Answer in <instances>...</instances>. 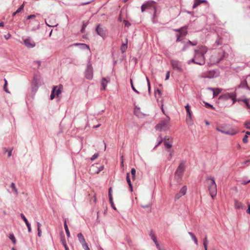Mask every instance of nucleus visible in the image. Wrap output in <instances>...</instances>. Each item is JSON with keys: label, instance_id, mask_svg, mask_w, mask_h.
Listing matches in <instances>:
<instances>
[{"label": "nucleus", "instance_id": "f257e3e1", "mask_svg": "<svg viewBox=\"0 0 250 250\" xmlns=\"http://www.w3.org/2000/svg\"><path fill=\"white\" fill-rule=\"evenodd\" d=\"M208 52V48L205 46H198L194 50V57L196 60L199 62H196V64L203 65L205 64V55Z\"/></svg>", "mask_w": 250, "mask_h": 250}, {"label": "nucleus", "instance_id": "f03ea898", "mask_svg": "<svg viewBox=\"0 0 250 250\" xmlns=\"http://www.w3.org/2000/svg\"><path fill=\"white\" fill-rule=\"evenodd\" d=\"M170 119L167 116L166 117L162 118L159 123L156 125L155 129L159 131H166L168 130L170 127Z\"/></svg>", "mask_w": 250, "mask_h": 250}, {"label": "nucleus", "instance_id": "7ed1b4c3", "mask_svg": "<svg viewBox=\"0 0 250 250\" xmlns=\"http://www.w3.org/2000/svg\"><path fill=\"white\" fill-rule=\"evenodd\" d=\"M206 180L210 181V183H208V189L211 197L213 199L217 194V186L214 178L212 177H208L206 179Z\"/></svg>", "mask_w": 250, "mask_h": 250}, {"label": "nucleus", "instance_id": "20e7f679", "mask_svg": "<svg viewBox=\"0 0 250 250\" xmlns=\"http://www.w3.org/2000/svg\"><path fill=\"white\" fill-rule=\"evenodd\" d=\"M236 93L235 91L233 92L229 93L226 92L225 93L221 95H220L219 97V100L220 101H226L229 100H231L232 101L231 105L234 104L236 101Z\"/></svg>", "mask_w": 250, "mask_h": 250}, {"label": "nucleus", "instance_id": "39448f33", "mask_svg": "<svg viewBox=\"0 0 250 250\" xmlns=\"http://www.w3.org/2000/svg\"><path fill=\"white\" fill-rule=\"evenodd\" d=\"M216 130L222 133L234 135L236 133V132L233 129H228L227 125H219L216 127Z\"/></svg>", "mask_w": 250, "mask_h": 250}, {"label": "nucleus", "instance_id": "423d86ee", "mask_svg": "<svg viewBox=\"0 0 250 250\" xmlns=\"http://www.w3.org/2000/svg\"><path fill=\"white\" fill-rule=\"evenodd\" d=\"M185 169V162L182 161L180 162L179 166L178 167L175 172V179L177 181H179L181 180L183 174Z\"/></svg>", "mask_w": 250, "mask_h": 250}, {"label": "nucleus", "instance_id": "0eeeda50", "mask_svg": "<svg viewBox=\"0 0 250 250\" xmlns=\"http://www.w3.org/2000/svg\"><path fill=\"white\" fill-rule=\"evenodd\" d=\"M170 64L172 68L179 72H182L183 69L182 68V62L176 60H171L170 61Z\"/></svg>", "mask_w": 250, "mask_h": 250}, {"label": "nucleus", "instance_id": "6e6552de", "mask_svg": "<svg viewBox=\"0 0 250 250\" xmlns=\"http://www.w3.org/2000/svg\"><path fill=\"white\" fill-rule=\"evenodd\" d=\"M219 75V72L217 69H213L209 70L204 74V78L212 79L216 78Z\"/></svg>", "mask_w": 250, "mask_h": 250}, {"label": "nucleus", "instance_id": "1a4fd4ad", "mask_svg": "<svg viewBox=\"0 0 250 250\" xmlns=\"http://www.w3.org/2000/svg\"><path fill=\"white\" fill-rule=\"evenodd\" d=\"M85 76L87 79L91 80L93 78V68L92 64L88 62L85 71Z\"/></svg>", "mask_w": 250, "mask_h": 250}, {"label": "nucleus", "instance_id": "9d476101", "mask_svg": "<svg viewBox=\"0 0 250 250\" xmlns=\"http://www.w3.org/2000/svg\"><path fill=\"white\" fill-rule=\"evenodd\" d=\"M24 44L28 48H32L35 46L36 43L30 37L23 40Z\"/></svg>", "mask_w": 250, "mask_h": 250}, {"label": "nucleus", "instance_id": "9b49d317", "mask_svg": "<svg viewBox=\"0 0 250 250\" xmlns=\"http://www.w3.org/2000/svg\"><path fill=\"white\" fill-rule=\"evenodd\" d=\"M95 30L97 34L102 37V38H104L105 36L106 33V28L101 27L100 24H99L97 26Z\"/></svg>", "mask_w": 250, "mask_h": 250}, {"label": "nucleus", "instance_id": "f8f14e48", "mask_svg": "<svg viewBox=\"0 0 250 250\" xmlns=\"http://www.w3.org/2000/svg\"><path fill=\"white\" fill-rule=\"evenodd\" d=\"M165 140L164 141V144L165 145V147L167 150L170 149V148L172 146V140L171 138H167V137H166Z\"/></svg>", "mask_w": 250, "mask_h": 250}, {"label": "nucleus", "instance_id": "ddd939ff", "mask_svg": "<svg viewBox=\"0 0 250 250\" xmlns=\"http://www.w3.org/2000/svg\"><path fill=\"white\" fill-rule=\"evenodd\" d=\"M238 88H247L250 90V88L248 86L247 82L246 79L241 80L240 84L238 86Z\"/></svg>", "mask_w": 250, "mask_h": 250}, {"label": "nucleus", "instance_id": "4468645a", "mask_svg": "<svg viewBox=\"0 0 250 250\" xmlns=\"http://www.w3.org/2000/svg\"><path fill=\"white\" fill-rule=\"evenodd\" d=\"M202 3H205L206 4H208V2L207 0H195L194 3L193 5V8H196Z\"/></svg>", "mask_w": 250, "mask_h": 250}, {"label": "nucleus", "instance_id": "2eb2a0df", "mask_svg": "<svg viewBox=\"0 0 250 250\" xmlns=\"http://www.w3.org/2000/svg\"><path fill=\"white\" fill-rule=\"evenodd\" d=\"M73 45L74 46H80L81 48L82 49H88L89 50V47L88 45L85 43H74Z\"/></svg>", "mask_w": 250, "mask_h": 250}, {"label": "nucleus", "instance_id": "dca6fc26", "mask_svg": "<svg viewBox=\"0 0 250 250\" xmlns=\"http://www.w3.org/2000/svg\"><path fill=\"white\" fill-rule=\"evenodd\" d=\"M127 42L128 40L127 39H125V43H123L121 47V51L122 53H124L125 52L126 49L127 48Z\"/></svg>", "mask_w": 250, "mask_h": 250}, {"label": "nucleus", "instance_id": "f3484780", "mask_svg": "<svg viewBox=\"0 0 250 250\" xmlns=\"http://www.w3.org/2000/svg\"><path fill=\"white\" fill-rule=\"evenodd\" d=\"M77 237L79 242L82 245L83 243H86L85 240L82 233H79L77 235Z\"/></svg>", "mask_w": 250, "mask_h": 250}, {"label": "nucleus", "instance_id": "a211bd4d", "mask_svg": "<svg viewBox=\"0 0 250 250\" xmlns=\"http://www.w3.org/2000/svg\"><path fill=\"white\" fill-rule=\"evenodd\" d=\"M185 108H186V111H187V116L190 119L191 117V115H192V112H191V111L190 110V105H189V104H187L186 106H185Z\"/></svg>", "mask_w": 250, "mask_h": 250}, {"label": "nucleus", "instance_id": "6ab92c4d", "mask_svg": "<svg viewBox=\"0 0 250 250\" xmlns=\"http://www.w3.org/2000/svg\"><path fill=\"white\" fill-rule=\"evenodd\" d=\"M3 151L4 153H7V156L8 157H10L12 155V152L13 151V148H6L5 147H4L3 148Z\"/></svg>", "mask_w": 250, "mask_h": 250}, {"label": "nucleus", "instance_id": "aec40b11", "mask_svg": "<svg viewBox=\"0 0 250 250\" xmlns=\"http://www.w3.org/2000/svg\"><path fill=\"white\" fill-rule=\"evenodd\" d=\"M41 84H37V83L35 82H32V92H36L37 89L39 88V85Z\"/></svg>", "mask_w": 250, "mask_h": 250}, {"label": "nucleus", "instance_id": "412c9836", "mask_svg": "<svg viewBox=\"0 0 250 250\" xmlns=\"http://www.w3.org/2000/svg\"><path fill=\"white\" fill-rule=\"evenodd\" d=\"M126 181H127V184H128V186L129 187L130 191H132L133 187H132V184L131 183L130 179L129 178V173H127L126 174Z\"/></svg>", "mask_w": 250, "mask_h": 250}, {"label": "nucleus", "instance_id": "4be33fe9", "mask_svg": "<svg viewBox=\"0 0 250 250\" xmlns=\"http://www.w3.org/2000/svg\"><path fill=\"white\" fill-rule=\"evenodd\" d=\"M64 228L65 229V231L67 237L68 238H69L70 237V233L66 220H65L64 222Z\"/></svg>", "mask_w": 250, "mask_h": 250}, {"label": "nucleus", "instance_id": "5701e85b", "mask_svg": "<svg viewBox=\"0 0 250 250\" xmlns=\"http://www.w3.org/2000/svg\"><path fill=\"white\" fill-rule=\"evenodd\" d=\"M222 89L219 88H217L216 89H214V91H213V97H215L217 96L221 92Z\"/></svg>", "mask_w": 250, "mask_h": 250}, {"label": "nucleus", "instance_id": "b1692460", "mask_svg": "<svg viewBox=\"0 0 250 250\" xmlns=\"http://www.w3.org/2000/svg\"><path fill=\"white\" fill-rule=\"evenodd\" d=\"M36 82L37 84H41L40 77L37 75H35L33 77V82Z\"/></svg>", "mask_w": 250, "mask_h": 250}, {"label": "nucleus", "instance_id": "393cba45", "mask_svg": "<svg viewBox=\"0 0 250 250\" xmlns=\"http://www.w3.org/2000/svg\"><path fill=\"white\" fill-rule=\"evenodd\" d=\"M185 28H184L181 31H180V33L178 34V35H181V37H185L187 34L188 32L187 31V27L186 26H185Z\"/></svg>", "mask_w": 250, "mask_h": 250}, {"label": "nucleus", "instance_id": "a878e982", "mask_svg": "<svg viewBox=\"0 0 250 250\" xmlns=\"http://www.w3.org/2000/svg\"><path fill=\"white\" fill-rule=\"evenodd\" d=\"M108 83V82L107 81V80H106L105 78H103L102 79V82H101V84H102V89H104V90H105V87L106 86V85H107V83Z\"/></svg>", "mask_w": 250, "mask_h": 250}, {"label": "nucleus", "instance_id": "bb28decb", "mask_svg": "<svg viewBox=\"0 0 250 250\" xmlns=\"http://www.w3.org/2000/svg\"><path fill=\"white\" fill-rule=\"evenodd\" d=\"M218 58H217L216 60H214V62H213V63L214 64H217L221 60H222L224 58V56L222 55L218 54Z\"/></svg>", "mask_w": 250, "mask_h": 250}, {"label": "nucleus", "instance_id": "cd10ccee", "mask_svg": "<svg viewBox=\"0 0 250 250\" xmlns=\"http://www.w3.org/2000/svg\"><path fill=\"white\" fill-rule=\"evenodd\" d=\"M235 208L237 209H241L243 207V204L242 203L238 202V201H235Z\"/></svg>", "mask_w": 250, "mask_h": 250}, {"label": "nucleus", "instance_id": "c85d7f7f", "mask_svg": "<svg viewBox=\"0 0 250 250\" xmlns=\"http://www.w3.org/2000/svg\"><path fill=\"white\" fill-rule=\"evenodd\" d=\"M187 190V186H183L179 191V192L182 194V195L184 196L186 194Z\"/></svg>", "mask_w": 250, "mask_h": 250}, {"label": "nucleus", "instance_id": "c756f323", "mask_svg": "<svg viewBox=\"0 0 250 250\" xmlns=\"http://www.w3.org/2000/svg\"><path fill=\"white\" fill-rule=\"evenodd\" d=\"M149 235H150V236L151 237V239L153 240V241L155 243V245H156L157 244H159L158 242H157L156 237H155L154 234L152 233V232H150V233L149 234Z\"/></svg>", "mask_w": 250, "mask_h": 250}, {"label": "nucleus", "instance_id": "7c9ffc66", "mask_svg": "<svg viewBox=\"0 0 250 250\" xmlns=\"http://www.w3.org/2000/svg\"><path fill=\"white\" fill-rule=\"evenodd\" d=\"M57 88V87L56 86H53L52 90L51 91V95H50V99L51 100H53L55 98V91H56Z\"/></svg>", "mask_w": 250, "mask_h": 250}, {"label": "nucleus", "instance_id": "2f4dec72", "mask_svg": "<svg viewBox=\"0 0 250 250\" xmlns=\"http://www.w3.org/2000/svg\"><path fill=\"white\" fill-rule=\"evenodd\" d=\"M88 24V21H83V25H82V29L81 30V31L82 33H84L85 32V29Z\"/></svg>", "mask_w": 250, "mask_h": 250}, {"label": "nucleus", "instance_id": "473e14b6", "mask_svg": "<svg viewBox=\"0 0 250 250\" xmlns=\"http://www.w3.org/2000/svg\"><path fill=\"white\" fill-rule=\"evenodd\" d=\"M189 235L191 236L192 240L194 242V243L197 245L198 244V241L196 237L194 235L193 233L191 232H188Z\"/></svg>", "mask_w": 250, "mask_h": 250}, {"label": "nucleus", "instance_id": "72a5a7b5", "mask_svg": "<svg viewBox=\"0 0 250 250\" xmlns=\"http://www.w3.org/2000/svg\"><path fill=\"white\" fill-rule=\"evenodd\" d=\"M10 187L13 189V190L14 191V192H15V194L16 195H18V189L17 188H16V185L15 184V183H12L10 185Z\"/></svg>", "mask_w": 250, "mask_h": 250}, {"label": "nucleus", "instance_id": "f704fd0d", "mask_svg": "<svg viewBox=\"0 0 250 250\" xmlns=\"http://www.w3.org/2000/svg\"><path fill=\"white\" fill-rule=\"evenodd\" d=\"M149 5V2H147L146 3H144L141 6V11L142 12H144L146 9Z\"/></svg>", "mask_w": 250, "mask_h": 250}, {"label": "nucleus", "instance_id": "c9c22d12", "mask_svg": "<svg viewBox=\"0 0 250 250\" xmlns=\"http://www.w3.org/2000/svg\"><path fill=\"white\" fill-rule=\"evenodd\" d=\"M9 239L12 241L14 244H15L16 243V239L13 233H11L9 234Z\"/></svg>", "mask_w": 250, "mask_h": 250}, {"label": "nucleus", "instance_id": "e433bc0d", "mask_svg": "<svg viewBox=\"0 0 250 250\" xmlns=\"http://www.w3.org/2000/svg\"><path fill=\"white\" fill-rule=\"evenodd\" d=\"M111 191H112V188H110L108 190V197H109V202L112 203V195L111 194Z\"/></svg>", "mask_w": 250, "mask_h": 250}, {"label": "nucleus", "instance_id": "4c0bfd02", "mask_svg": "<svg viewBox=\"0 0 250 250\" xmlns=\"http://www.w3.org/2000/svg\"><path fill=\"white\" fill-rule=\"evenodd\" d=\"M198 43V42L197 41H194L193 42H191L189 40L188 41V42H187L186 44H187L188 45H190L191 46H195Z\"/></svg>", "mask_w": 250, "mask_h": 250}, {"label": "nucleus", "instance_id": "58836bf2", "mask_svg": "<svg viewBox=\"0 0 250 250\" xmlns=\"http://www.w3.org/2000/svg\"><path fill=\"white\" fill-rule=\"evenodd\" d=\"M222 43V39L221 38H218L215 42V43L214 44V46H217L220 45H221Z\"/></svg>", "mask_w": 250, "mask_h": 250}, {"label": "nucleus", "instance_id": "ea45409f", "mask_svg": "<svg viewBox=\"0 0 250 250\" xmlns=\"http://www.w3.org/2000/svg\"><path fill=\"white\" fill-rule=\"evenodd\" d=\"M41 62L40 61H34L33 62V65L34 66H35V68H39L40 67V66H41Z\"/></svg>", "mask_w": 250, "mask_h": 250}, {"label": "nucleus", "instance_id": "a19ab883", "mask_svg": "<svg viewBox=\"0 0 250 250\" xmlns=\"http://www.w3.org/2000/svg\"><path fill=\"white\" fill-rule=\"evenodd\" d=\"M62 88V85H60L58 89L56 90V95L57 96H59V94L61 93V90Z\"/></svg>", "mask_w": 250, "mask_h": 250}, {"label": "nucleus", "instance_id": "79ce46f5", "mask_svg": "<svg viewBox=\"0 0 250 250\" xmlns=\"http://www.w3.org/2000/svg\"><path fill=\"white\" fill-rule=\"evenodd\" d=\"M130 84H131V88L135 92H136V93L137 94H139V92L135 88L134 85H133V81H132V79H130Z\"/></svg>", "mask_w": 250, "mask_h": 250}, {"label": "nucleus", "instance_id": "37998d69", "mask_svg": "<svg viewBox=\"0 0 250 250\" xmlns=\"http://www.w3.org/2000/svg\"><path fill=\"white\" fill-rule=\"evenodd\" d=\"M167 150L168 152H169V156L167 158V159H168V160L170 161L173 156V154L174 151L172 150H171L170 149Z\"/></svg>", "mask_w": 250, "mask_h": 250}, {"label": "nucleus", "instance_id": "c03bdc74", "mask_svg": "<svg viewBox=\"0 0 250 250\" xmlns=\"http://www.w3.org/2000/svg\"><path fill=\"white\" fill-rule=\"evenodd\" d=\"M203 245L205 248V250H208L207 249V246H208V240H207V237L206 236L204 241H203Z\"/></svg>", "mask_w": 250, "mask_h": 250}, {"label": "nucleus", "instance_id": "a18cd8bd", "mask_svg": "<svg viewBox=\"0 0 250 250\" xmlns=\"http://www.w3.org/2000/svg\"><path fill=\"white\" fill-rule=\"evenodd\" d=\"M104 168V166H101L99 167H97V169L95 171V173L96 174H98L100 173L101 171H102Z\"/></svg>", "mask_w": 250, "mask_h": 250}, {"label": "nucleus", "instance_id": "49530a36", "mask_svg": "<svg viewBox=\"0 0 250 250\" xmlns=\"http://www.w3.org/2000/svg\"><path fill=\"white\" fill-rule=\"evenodd\" d=\"M4 80L5 83H4V84L3 85V89L6 93H9V92L6 87V86L7 84V81L5 79H4Z\"/></svg>", "mask_w": 250, "mask_h": 250}, {"label": "nucleus", "instance_id": "de8ad7c7", "mask_svg": "<svg viewBox=\"0 0 250 250\" xmlns=\"http://www.w3.org/2000/svg\"><path fill=\"white\" fill-rule=\"evenodd\" d=\"M131 173L132 175V178L134 179L136 176V170L134 168H132L131 170Z\"/></svg>", "mask_w": 250, "mask_h": 250}, {"label": "nucleus", "instance_id": "09e8293b", "mask_svg": "<svg viewBox=\"0 0 250 250\" xmlns=\"http://www.w3.org/2000/svg\"><path fill=\"white\" fill-rule=\"evenodd\" d=\"M242 101L246 104L248 108H250V104H249V100L248 99H244Z\"/></svg>", "mask_w": 250, "mask_h": 250}, {"label": "nucleus", "instance_id": "8fccbe9b", "mask_svg": "<svg viewBox=\"0 0 250 250\" xmlns=\"http://www.w3.org/2000/svg\"><path fill=\"white\" fill-rule=\"evenodd\" d=\"M20 216H21V218L23 219L24 222H25V224H26L27 223H29L28 221L27 220V219L25 217V216L23 214L21 213Z\"/></svg>", "mask_w": 250, "mask_h": 250}, {"label": "nucleus", "instance_id": "3c124183", "mask_svg": "<svg viewBox=\"0 0 250 250\" xmlns=\"http://www.w3.org/2000/svg\"><path fill=\"white\" fill-rule=\"evenodd\" d=\"M24 3L18 8V9L16 10V13H20L21 11L24 8Z\"/></svg>", "mask_w": 250, "mask_h": 250}, {"label": "nucleus", "instance_id": "603ef678", "mask_svg": "<svg viewBox=\"0 0 250 250\" xmlns=\"http://www.w3.org/2000/svg\"><path fill=\"white\" fill-rule=\"evenodd\" d=\"M82 247H83V248L84 250H90L88 246V245L86 243H83V244L82 245Z\"/></svg>", "mask_w": 250, "mask_h": 250}, {"label": "nucleus", "instance_id": "864d4df0", "mask_svg": "<svg viewBox=\"0 0 250 250\" xmlns=\"http://www.w3.org/2000/svg\"><path fill=\"white\" fill-rule=\"evenodd\" d=\"M250 163V160H248L241 163V167H244L245 165H248Z\"/></svg>", "mask_w": 250, "mask_h": 250}, {"label": "nucleus", "instance_id": "5fc2aeb1", "mask_svg": "<svg viewBox=\"0 0 250 250\" xmlns=\"http://www.w3.org/2000/svg\"><path fill=\"white\" fill-rule=\"evenodd\" d=\"M196 62H199V61L196 60V59L195 58V57H194L193 58H192L191 60L188 61V63L190 64L191 62H194V63L196 64Z\"/></svg>", "mask_w": 250, "mask_h": 250}, {"label": "nucleus", "instance_id": "6e6d98bb", "mask_svg": "<svg viewBox=\"0 0 250 250\" xmlns=\"http://www.w3.org/2000/svg\"><path fill=\"white\" fill-rule=\"evenodd\" d=\"M205 105L208 108H210L212 109H214V107H213V106L212 105H211V104L208 103H205Z\"/></svg>", "mask_w": 250, "mask_h": 250}, {"label": "nucleus", "instance_id": "4d7b16f0", "mask_svg": "<svg viewBox=\"0 0 250 250\" xmlns=\"http://www.w3.org/2000/svg\"><path fill=\"white\" fill-rule=\"evenodd\" d=\"M166 138H162L161 140L158 142L157 144L154 147V149H155L156 147H157L158 146H159L162 142H163L164 140H165Z\"/></svg>", "mask_w": 250, "mask_h": 250}, {"label": "nucleus", "instance_id": "13d9d810", "mask_svg": "<svg viewBox=\"0 0 250 250\" xmlns=\"http://www.w3.org/2000/svg\"><path fill=\"white\" fill-rule=\"evenodd\" d=\"M98 153H95L90 158V160L91 161H94V160H95L97 158V157H98Z\"/></svg>", "mask_w": 250, "mask_h": 250}, {"label": "nucleus", "instance_id": "bf43d9fd", "mask_svg": "<svg viewBox=\"0 0 250 250\" xmlns=\"http://www.w3.org/2000/svg\"><path fill=\"white\" fill-rule=\"evenodd\" d=\"M156 10L155 9V11H154V14H153V18H152V22L153 23H156L157 22V21L156 20Z\"/></svg>", "mask_w": 250, "mask_h": 250}, {"label": "nucleus", "instance_id": "052dcab7", "mask_svg": "<svg viewBox=\"0 0 250 250\" xmlns=\"http://www.w3.org/2000/svg\"><path fill=\"white\" fill-rule=\"evenodd\" d=\"M182 196H183V195H182V194L180 193V192H178V193H177L176 195H175V200H177V199H179L180 197H181Z\"/></svg>", "mask_w": 250, "mask_h": 250}, {"label": "nucleus", "instance_id": "680f3d73", "mask_svg": "<svg viewBox=\"0 0 250 250\" xmlns=\"http://www.w3.org/2000/svg\"><path fill=\"white\" fill-rule=\"evenodd\" d=\"M248 136L247 135H245L244 136V137L243 138V142L244 143L246 144V143H248Z\"/></svg>", "mask_w": 250, "mask_h": 250}, {"label": "nucleus", "instance_id": "e2e57ef3", "mask_svg": "<svg viewBox=\"0 0 250 250\" xmlns=\"http://www.w3.org/2000/svg\"><path fill=\"white\" fill-rule=\"evenodd\" d=\"M156 246L158 250H166L164 247H161L159 244H157Z\"/></svg>", "mask_w": 250, "mask_h": 250}, {"label": "nucleus", "instance_id": "0e129e2a", "mask_svg": "<svg viewBox=\"0 0 250 250\" xmlns=\"http://www.w3.org/2000/svg\"><path fill=\"white\" fill-rule=\"evenodd\" d=\"M181 37H182L181 36V35L177 34L176 35V42H181L182 40L181 39Z\"/></svg>", "mask_w": 250, "mask_h": 250}, {"label": "nucleus", "instance_id": "69168bd1", "mask_svg": "<svg viewBox=\"0 0 250 250\" xmlns=\"http://www.w3.org/2000/svg\"><path fill=\"white\" fill-rule=\"evenodd\" d=\"M61 241L63 246H65V245H66V242L65 241V238L62 237L61 239Z\"/></svg>", "mask_w": 250, "mask_h": 250}, {"label": "nucleus", "instance_id": "338daca9", "mask_svg": "<svg viewBox=\"0 0 250 250\" xmlns=\"http://www.w3.org/2000/svg\"><path fill=\"white\" fill-rule=\"evenodd\" d=\"M26 225L27 227L28 232H30L31 231V227L30 224L29 222V223H27L26 224Z\"/></svg>", "mask_w": 250, "mask_h": 250}, {"label": "nucleus", "instance_id": "774afa93", "mask_svg": "<svg viewBox=\"0 0 250 250\" xmlns=\"http://www.w3.org/2000/svg\"><path fill=\"white\" fill-rule=\"evenodd\" d=\"M245 126L247 129H250V122H247L245 124Z\"/></svg>", "mask_w": 250, "mask_h": 250}]
</instances>
